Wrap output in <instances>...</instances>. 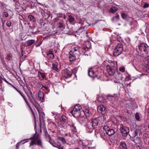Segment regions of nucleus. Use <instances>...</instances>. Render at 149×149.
<instances>
[{"instance_id":"30","label":"nucleus","mask_w":149,"mask_h":149,"mask_svg":"<svg viewBox=\"0 0 149 149\" xmlns=\"http://www.w3.org/2000/svg\"><path fill=\"white\" fill-rule=\"evenodd\" d=\"M31 96H32V98L29 97V100L30 102H31L32 104L35 102L36 101L34 99V97H33L32 96V95H31Z\"/></svg>"},{"instance_id":"9","label":"nucleus","mask_w":149,"mask_h":149,"mask_svg":"<svg viewBox=\"0 0 149 149\" xmlns=\"http://www.w3.org/2000/svg\"><path fill=\"white\" fill-rule=\"evenodd\" d=\"M78 121L81 124H84L88 121V119L85 116H81L77 119Z\"/></svg>"},{"instance_id":"26","label":"nucleus","mask_w":149,"mask_h":149,"mask_svg":"<svg viewBox=\"0 0 149 149\" xmlns=\"http://www.w3.org/2000/svg\"><path fill=\"white\" fill-rule=\"evenodd\" d=\"M122 17L125 20H128L129 18V16L126 14L124 13L122 14Z\"/></svg>"},{"instance_id":"64","label":"nucleus","mask_w":149,"mask_h":149,"mask_svg":"<svg viewBox=\"0 0 149 149\" xmlns=\"http://www.w3.org/2000/svg\"><path fill=\"white\" fill-rule=\"evenodd\" d=\"M118 25H120V24H118Z\"/></svg>"},{"instance_id":"14","label":"nucleus","mask_w":149,"mask_h":149,"mask_svg":"<svg viewBox=\"0 0 149 149\" xmlns=\"http://www.w3.org/2000/svg\"><path fill=\"white\" fill-rule=\"evenodd\" d=\"M69 125L72 132L73 133L77 132V129L74 123H72L70 124Z\"/></svg>"},{"instance_id":"57","label":"nucleus","mask_w":149,"mask_h":149,"mask_svg":"<svg viewBox=\"0 0 149 149\" xmlns=\"http://www.w3.org/2000/svg\"><path fill=\"white\" fill-rule=\"evenodd\" d=\"M21 96H22V97L23 98H24V97H25V95H24V94H23Z\"/></svg>"},{"instance_id":"55","label":"nucleus","mask_w":149,"mask_h":149,"mask_svg":"<svg viewBox=\"0 0 149 149\" xmlns=\"http://www.w3.org/2000/svg\"><path fill=\"white\" fill-rule=\"evenodd\" d=\"M42 85L40 84H38V87L39 88H41L42 87Z\"/></svg>"},{"instance_id":"61","label":"nucleus","mask_w":149,"mask_h":149,"mask_svg":"<svg viewBox=\"0 0 149 149\" xmlns=\"http://www.w3.org/2000/svg\"><path fill=\"white\" fill-rule=\"evenodd\" d=\"M47 136H50L49 135V134H47Z\"/></svg>"},{"instance_id":"7","label":"nucleus","mask_w":149,"mask_h":149,"mask_svg":"<svg viewBox=\"0 0 149 149\" xmlns=\"http://www.w3.org/2000/svg\"><path fill=\"white\" fill-rule=\"evenodd\" d=\"M62 75L66 78L67 79L71 77L72 72L67 69H65L62 71Z\"/></svg>"},{"instance_id":"59","label":"nucleus","mask_w":149,"mask_h":149,"mask_svg":"<svg viewBox=\"0 0 149 149\" xmlns=\"http://www.w3.org/2000/svg\"><path fill=\"white\" fill-rule=\"evenodd\" d=\"M119 70L120 71H121V68H119Z\"/></svg>"},{"instance_id":"51","label":"nucleus","mask_w":149,"mask_h":149,"mask_svg":"<svg viewBox=\"0 0 149 149\" xmlns=\"http://www.w3.org/2000/svg\"><path fill=\"white\" fill-rule=\"evenodd\" d=\"M125 71V68L124 66H122V72H124Z\"/></svg>"},{"instance_id":"17","label":"nucleus","mask_w":149,"mask_h":149,"mask_svg":"<svg viewBox=\"0 0 149 149\" xmlns=\"http://www.w3.org/2000/svg\"><path fill=\"white\" fill-rule=\"evenodd\" d=\"M52 51H50L46 52L47 57L52 59L54 57V55L52 53Z\"/></svg>"},{"instance_id":"39","label":"nucleus","mask_w":149,"mask_h":149,"mask_svg":"<svg viewBox=\"0 0 149 149\" xmlns=\"http://www.w3.org/2000/svg\"><path fill=\"white\" fill-rule=\"evenodd\" d=\"M134 143L136 144H139L141 142V139L140 138H138V140H136V139H134Z\"/></svg>"},{"instance_id":"28","label":"nucleus","mask_w":149,"mask_h":149,"mask_svg":"<svg viewBox=\"0 0 149 149\" xmlns=\"http://www.w3.org/2000/svg\"><path fill=\"white\" fill-rule=\"evenodd\" d=\"M35 42V41L33 40H29L26 41L27 45L29 46H31L32 44L34 43Z\"/></svg>"},{"instance_id":"47","label":"nucleus","mask_w":149,"mask_h":149,"mask_svg":"<svg viewBox=\"0 0 149 149\" xmlns=\"http://www.w3.org/2000/svg\"><path fill=\"white\" fill-rule=\"evenodd\" d=\"M105 135V134L104 132H101L100 134V136L102 138L104 139Z\"/></svg>"},{"instance_id":"13","label":"nucleus","mask_w":149,"mask_h":149,"mask_svg":"<svg viewBox=\"0 0 149 149\" xmlns=\"http://www.w3.org/2000/svg\"><path fill=\"white\" fill-rule=\"evenodd\" d=\"M105 110V107L102 105H100L97 107V111L99 113H101Z\"/></svg>"},{"instance_id":"34","label":"nucleus","mask_w":149,"mask_h":149,"mask_svg":"<svg viewBox=\"0 0 149 149\" xmlns=\"http://www.w3.org/2000/svg\"><path fill=\"white\" fill-rule=\"evenodd\" d=\"M107 97L108 100L110 101H112L113 99H114V97L113 95H108L107 96Z\"/></svg>"},{"instance_id":"31","label":"nucleus","mask_w":149,"mask_h":149,"mask_svg":"<svg viewBox=\"0 0 149 149\" xmlns=\"http://www.w3.org/2000/svg\"><path fill=\"white\" fill-rule=\"evenodd\" d=\"M75 19L74 17H72L71 15L69 16V19L68 20L69 21L70 23H72L74 21Z\"/></svg>"},{"instance_id":"27","label":"nucleus","mask_w":149,"mask_h":149,"mask_svg":"<svg viewBox=\"0 0 149 149\" xmlns=\"http://www.w3.org/2000/svg\"><path fill=\"white\" fill-rule=\"evenodd\" d=\"M69 59L70 61H72L76 59V56L74 55L70 54L69 56Z\"/></svg>"},{"instance_id":"42","label":"nucleus","mask_w":149,"mask_h":149,"mask_svg":"<svg viewBox=\"0 0 149 149\" xmlns=\"http://www.w3.org/2000/svg\"><path fill=\"white\" fill-rule=\"evenodd\" d=\"M143 7L144 8H146L149 7V3H145L144 4L143 6Z\"/></svg>"},{"instance_id":"38","label":"nucleus","mask_w":149,"mask_h":149,"mask_svg":"<svg viewBox=\"0 0 149 149\" xmlns=\"http://www.w3.org/2000/svg\"><path fill=\"white\" fill-rule=\"evenodd\" d=\"M122 149H127L125 143L122 142Z\"/></svg>"},{"instance_id":"44","label":"nucleus","mask_w":149,"mask_h":149,"mask_svg":"<svg viewBox=\"0 0 149 149\" xmlns=\"http://www.w3.org/2000/svg\"><path fill=\"white\" fill-rule=\"evenodd\" d=\"M36 145H35L34 144H32L31 145V146H30V145L29 146V147H30L31 149H34L36 147Z\"/></svg>"},{"instance_id":"3","label":"nucleus","mask_w":149,"mask_h":149,"mask_svg":"<svg viewBox=\"0 0 149 149\" xmlns=\"http://www.w3.org/2000/svg\"><path fill=\"white\" fill-rule=\"evenodd\" d=\"M117 65L116 62H114L111 65H108L107 66V70L110 75H113L115 72V70L117 69Z\"/></svg>"},{"instance_id":"36","label":"nucleus","mask_w":149,"mask_h":149,"mask_svg":"<svg viewBox=\"0 0 149 149\" xmlns=\"http://www.w3.org/2000/svg\"><path fill=\"white\" fill-rule=\"evenodd\" d=\"M33 104L34 106L36 108L38 111V109L39 108L40 105L38 104V103L36 102H35L34 103H33Z\"/></svg>"},{"instance_id":"37","label":"nucleus","mask_w":149,"mask_h":149,"mask_svg":"<svg viewBox=\"0 0 149 149\" xmlns=\"http://www.w3.org/2000/svg\"><path fill=\"white\" fill-rule=\"evenodd\" d=\"M133 133L132 134V138L135 137L138 134V133L136 130L134 131Z\"/></svg>"},{"instance_id":"5","label":"nucleus","mask_w":149,"mask_h":149,"mask_svg":"<svg viewBox=\"0 0 149 149\" xmlns=\"http://www.w3.org/2000/svg\"><path fill=\"white\" fill-rule=\"evenodd\" d=\"M121 43H118L113 52V54L114 56H117L121 54Z\"/></svg>"},{"instance_id":"56","label":"nucleus","mask_w":149,"mask_h":149,"mask_svg":"<svg viewBox=\"0 0 149 149\" xmlns=\"http://www.w3.org/2000/svg\"><path fill=\"white\" fill-rule=\"evenodd\" d=\"M89 47H88L87 46V45L86 46L87 48H90L91 47V44L89 43Z\"/></svg>"},{"instance_id":"6","label":"nucleus","mask_w":149,"mask_h":149,"mask_svg":"<svg viewBox=\"0 0 149 149\" xmlns=\"http://www.w3.org/2000/svg\"><path fill=\"white\" fill-rule=\"evenodd\" d=\"M103 129L106 133L109 136L113 135L115 133L114 130L109 127L108 126H104Z\"/></svg>"},{"instance_id":"32","label":"nucleus","mask_w":149,"mask_h":149,"mask_svg":"<svg viewBox=\"0 0 149 149\" xmlns=\"http://www.w3.org/2000/svg\"><path fill=\"white\" fill-rule=\"evenodd\" d=\"M28 139H24V140H23L22 141H21L20 142H19V143H18L17 144V145H16L17 148V147H18V146L19 145V144H20V143H22V144L24 143H25L27 142H28Z\"/></svg>"},{"instance_id":"11","label":"nucleus","mask_w":149,"mask_h":149,"mask_svg":"<svg viewBox=\"0 0 149 149\" xmlns=\"http://www.w3.org/2000/svg\"><path fill=\"white\" fill-rule=\"evenodd\" d=\"M71 113L72 114L74 117L77 118V119L79 117H80L81 116L80 111H72Z\"/></svg>"},{"instance_id":"58","label":"nucleus","mask_w":149,"mask_h":149,"mask_svg":"<svg viewBox=\"0 0 149 149\" xmlns=\"http://www.w3.org/2000/svg\"><path fill=\"white\" fill-rule=\"evenodd\" d=\"M2 82V80H1V77H0V83H1Z\"/></svg>"},{"instance_id":"49","label":"nucleus","mask_w":149,"mask_h":149,"mask_svg":"<svg viewBox=\"0 0 149 149\" xmlns=\"http://www.w3.org/2000/svg\"><path fill=\"white\" fill-rule=\"evenodd\" d=\"M27 89L31 93V95H33L32 92H31V90H30V88L29 86H27Z\"/></svg>"},{"instance_id":"54","label":"nucleus","mask_w":149,"mask_h":149,"mask_svg":"<svg viewBox=\"0 0 149 149\" xmlns=\"http://www.w3.org/2000/svg\"><path fill=\"white\" fill-rule=\"evenodd\" d=\"M17 91L21 95L23 94V93L19 90H18Z\"/></svg>"},{"instance_id":"21","label":"nucleus","mask_w":149,"mask_h":149,"mask_svg":"<svg viewBox=\"0 0 149 149\" xmlns=\"http://www.w3.org/2000/svg\"><path fill=\"white\" fill-rule=\"evenodd\" d=\"M146 68L147 71L149 72V56L146 57Z\"/></svg>"},{"instance_id":"46","label":"nucleus","mask_w":149,"mask_h":149,"mask_svg":"<svg viewBox=\"0 0 149 149\" xmlns=\"http://www.w3.org/2000/svg\"><path fill=\"white\" fill-rule=\"evenodd\" d=\"M6 24L7 26L8 27H10L11 25V23L10 21H8Z\"/></svg>"},{"instance_id":"52","label":"nucleus","mask_w":149,"mask_h":149,"mask_svg":"<svg viewBox=\"0 0 149 149\" xmlns=\"http://www.w3.org/2000/svg\"><path fill=\"white\" fill-rule=\"evenodd\" d=\"M10 85L14 88V89H15L17 91L18 90L17 88H16L15 87L13 86V85L10 84Z\"/></svg>"},{"instance_id":"60","label":"nucleus","mask_w":149,"mask_h":149,"mask_svg":"<svg viewBox=\"0 0 149 149\" xmlns=\"http://www.w3.org/2000/svg\"><path fill=\"white\" fill-rule=\"evenodd\" d=\"M69 149H72L71 148H69ZM75 149H79V148H76Z\"/></svg>"},{"instance_id":"19","label":"nucleus","mask_w":149,"mask_h":149,"mask_svg":"<svg viewBox=\"0 0 149 149\" xmlns=\"http://www.w3.org/2000/svg\"><path fill=\"white\" fill-rule=\"evenodd\" d=\"M38 77L41 80H43L46 78V76L45 74L44 73L40 72H38Z\"/></svg>"},{"instance_id":"43","label":"nucleus","mask_w":149,"mask_h":149,"mask_svg":"<svg viewBox=\"0 0 149 149\" xmlns=\"http://www.w3.org/2000/svg\"><path fill=\"white\" fill-rule=\"evenodd\" d=\"M56 148L58 149H65L63 146H61V145L60 144H59Z\"/></svg>"},{"instance_id":"53","label":"nucleus","mask_w":149,"mask_h":149,"mask_svg":"<svg viewBox=\"0 0 149 149\" xmlns=\"http://www.w3.org/2000/svg\"><path fill=\"white\" fill-rule=\"evenodd\" d=\"M4 15L6 17H7L8 16V14L7 13H6V12H5V13H4Z\"/></svg>"},{"instance_id":"62","label":"nucleus","mask_w":149,"mask_h":149,"mask_svg":"<svg viewBox=\"0 0 149 149\" xmlns=\"http://www.w3.org/2000/svg\"><path fill=\"white\" fill-rule=\"evenodd\" d=\"M42 113L43 114V115H44H44H45V114H44V113Z\"/></svg>"},{"instance_id":"41","label":"nucleus","mask_w":149,"mask_h":149,"mask_svg":"<svg viewBox=\"0 0 149 149\" xmlns=\"http://www.w3.org/2000/svg\"><path fill=\"white\" fill-rule=\"evenodd\" d=\"M48 88L46 86H42V87L40 89V91L41 90H47Z\"/></svg>"},{"instance_id":"15","label":"nucleus","mask_w":149,"mask_h":149,"mask_svg":"<svg viewBox=\"0 0 149 149\" xmlns=\"http://www.w3.org/2000/svg\"><path fill=\"white\" fill-rule=\"evenodd\" d=\"M58 63L56 62L53 63L52 64V69L54 70L55 71L58 72L59 71V69L58 68Z\"/></svg>"},{"instance_id":"33","label":"nucleus","mask_w":149,"mask_h":149,"mask_svg":"<svg viewBox=\"0 0 149 149\" xmlns=\"http://www.w3.org/2000/svg\"><path fill=\"white\" fill-rule=\"evenodd\" d=\"M28 18L32 22H34L35 20V18L32 15H29L28 16Z\"/></svg>"},{"instance_id":"23","label":"nucleus","mask_w":149,"mask_h":149,"mask_svg":"<svg viewBox=\"0 0 149 149\" xmlns=\"http://www.w3.org/2000/svg\"><path fill=\"white\" fill-rule=\"evenodd\" d=\"M118 8L115 6L112 7L110 9L109 11L112 13H114L118 10Z\"/></svg>"},{"instance_id":"48","label":"nucleus","mask_w":149,"mask_h":149,"mask_svg":"<svg viewBox=\"0 0 149 149\" xmlns=\"http://www.w3.org/2000/svg\"><path fill=\"white\" fill-rule=\"evenodd\" d=\"M113 19H116L117 20H118L119 19V15H116V16L113 17Z\"/></svg>"},{"instance_id":"2","label":"nucleus","mask_w":149,"mask_h":149,"mask_svg":"<svg viewBox=\"0 0 149 149\" xmlns=\"http://www.w3.org/2000/svg\"><path fill=\"white\" fill-rule=\"evenodd\" d=\"M30 139L31 140L30 141L31 146L32 144H34L35 145L42 147V142L39 134H35L32 138H31Z\"/></svg>"},{"instance_id":"25","label":"nucleus","mask_w":149,"mask_h":149,"mask_svg":"<svg viewBox=\"0 0 149 149\" xmlns=\"http://www.w3.org/2000/svg\"><path fill=\"white\" fill-rule=\"evenodd\" d=\"M58 140L61 141L63 144H65L66 143V140L64 137L58 136Z\"/></svg>"},{"instance_id":"1","label":"nucleus","mask_w":149,"mask_h":149,"mask_svg":"<svg viewBox=\"0 0 149 149\" xmlns=\"http://www.w3.org/2000/svg\"><path fill=\"white\" fill-rule=\"evenodd\" d=\"M98 124V120L97 118H94L91 122L89 121L86 126V131L88 133L92 132L93 129L96 128Z\"/></svg>"},{"instance_id":"29","label":"nucleus","mask_w":149,"mask_h":149,"mask_svg":"<svg viewBox=\"0 0 149 149\" xmlns=\"http://www.w3.org/2000/svg\"><path fill=\"white\" fill-rule=\"evenodd\" d=\"M58 25V28L64 29L65 28V25L63 23L59 22Z\"/></svg>"},{"instance_id":"12","label":"nucleus","mask_w":149,"mask_h":149,"mask_svg":"<svg viewBox=\"0 0 149 149\" xmlns=\"http://www.w3.org/2000/svg\"><path fill=\"white\" fill-rule=\"evenodd\" d=\"M38 97L39 100L42 102L44 101V93L41 91H40L38 94Z\"/></svg>"},{"instance_id":"63","label":"nucleus","mask_w":149,"mask_h":149,"mask_svg":"<svg viewBox=\"0 0 149 149\" xmlns=\"http://www.w3.org/2000/svg\"><path fill=\"white\" fill-rule=\"evenodd\" d=\"M39 115H40V113H39Z\"/></svg>"},{"instance_id":"24","label":"nucleus","mask_w":149,"mask_h":149,"mask_svg":"<svg viewBox=\"0 0 149 149\" xmlns=\"http://www.w3.org/2000/svg\"><path fill=\"white\" fill-rule=\"evenodd\" d=\"M95 72L93 71L92 69L89 70H88V75L91 77H94L93 75L94 74Z\"/></svg>"},{"instance_id":"45","label":"nucleus","mask_w":149,"mask_h":149,"mask_svg":"<svg viewBox=\"0 0 149 149\" xmlns=\"http://www.w3.org/2000/svg\"><path fill=\"white\" fill-rule=\"evenodd\" d=\"M106 61L110 63L108 65H111V64L113 63L114 62H116V61L110 60L109 59H107Z\"/></svg>"},{"instance_id":"16","label":"nucleus","mask_w":149,"mask_h":149,"mask_svg":"<svg viewBox=\"0 0 149 149\" xmlns=\"http://www.w3.org/2000/svg\"><path fill=\"white\" fill-rule=\"evenodd\" d=\"M79 47L77 45H74L72 46L71 47V52L72 53H74L76 52H79Z\"/></svg>"},{"instance_id":"50","label":"nucleus","mask_w":149,"mask_h":149,"mask_svg":"<svg viewBox=\"0 0 149 149\" xmlns=\"http://www.w3.org/2000/svg\"><path fill=\"white\" fill-rule=\"evenodd\" d=\"M81 51L83 52V54H84L85 55H86V54H85V52L86 51V48L85 47H83Z\"/></svg>"},{"instance_id":"10","label":"nucleus","mask_w":149,"mask_h":149,"mask_svg":"<svg viewBox=\"0 0 149 149\" xmlns=\"http://www.w3.org/2000/svg\"><path fill=\"white\" fill-rule=\"evenodd\" d=\"M129 132V130L128 127L123 126V128L122 127V135L125 136H127Z\"/></svg>"},{"instance_id":"22","label":"nucleus","mask_w":149,"mask_h":149,"mask_svg":"<svg viewBox=\"0 0 149 149\" xmlns=\"http://www.w3.org/2000/svg\"><path fill=\"white\" fill-rule=\"evenodd\" d=\"M81 107V106L79 104H76L74 107L72 111H80Z\"/></svg>"},{"instance_id":"4","label":"nucleus","mask_w":149,"mask_h":149,"mask_svg":"<svg viewBox=\"0 0 149 149\" xmlns=\"http://www.w3.org/2000/svg\"><path fill=\"white\" fill-rule=\"evenodd\" d=\"M68 121L67 117L63 115L62 116L61 119L58 122V123L59 126L64 127L68 123Z\"/></svg>"},{"instance_id":"35","label":"nucleus","mask_w":149,"mask_h":149,"mask_svg":"<svg viewBox=\"0 0 149 149\" xmlns=\"http://www.w3.org/2000/svg\"><path fill=\"white\" fill-rule=\"evenodd\" d=\"M86 116H89V110L88 109H86L85 110H83V111Z\"/></svg>"},{"instance_id":"20","label":"nucleus","mask_w":149,"mask_h":149,"mask_svg":"<svg viewBox=\"0 0 149 149\" xmlns=\"http://www.w3.org/2000/svg\"><path fill=\"white\" fill-rule=\"evenodd\" d=\"M49 143L53 147L56 148H57L59 145V144H58L54 140L51 139H49Z\"/></svg>"},{"instance_id":"40","label":"nucleus","mask_w":149,"mask_h":149,"mask_svg":"<svg viewBox=\"0 0 149 149\" xmlns=\"http://www.w3.org/2000/svg\"><path fill=\"white\" fill-rule=\"evenodd\" d=\"M135 117L137 120H139L140 119V117L138 113H136L135 115Z\"/></svg>"},{"instance_id":"18","label":"nucleus","mask_w":149,"mask_h":149,"mask_svg":"<svg viewBox=\"0 0 149 149\" xmlns=\"http://www.w3.org/2000/svg\"><path fill=\"white\" fill-rule=\"evenodd\" d=\"M23 99H24V100L25 101V102L26 103V104H27V105H28V107L30 108L34 117H35V113H34L33 111V109H32L31 107V106H30V104L29 103L28 101L27 100V99H26V97L24 98Z\"/></svg>"},{"instance_id":"8","label":"nucleus","mask_w":149,"mask_h":149,"mask_svg":"<svg viewBox=\"0 0 149 149\" xmlns=\"http://www.w3.org/2000/svg\"><path fill=\"white\" fill-rule=\"evenodd\" d=\"M148 48L147 45L145 44H141L139 47V49L141 51L144 52L146 53L147 52V48Z\"/></svg>"}]
</instances>
